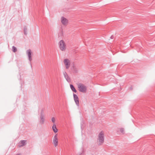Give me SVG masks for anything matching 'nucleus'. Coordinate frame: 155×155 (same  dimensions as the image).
Instances as JSON below:
<instances>
[{
	"label": "nucleus",
	"instance_id": "nucleus-1",
	"mask_svg": "<svg viewBox=\"0 0 155 155\" xmlns=\"http://www.w3.org/2000/svg\"><path fill=\"white\" fill-rule=\"evenodd\" d=\"M97 145H101L103 144L104 141V132L101 130L98 134L97 136Z\"/></svg>",
	"mask_w": 155,
	"mask_h": 155
},
{
	"label": "nucleus",
	"instance_id": "nucleus-2",
	"mask_svg": "<svg viewBox=\"0 0 155 155\" xmlns=\"http://www.w3.org/2000/svg\"><path fill=\"white\" fill-rule=\"evenodd\" d=\"M78 86L80 92L83 93H85L86 92L87 87L83 84L79 83L78 84Z\"/></svg>",
	"mask_w": 155,
	"mask_h": 155
},
{
	"label": "nucleus",
	"instance_id": "nucleus-3",
	"mask_svg": "<svg viewBox=\"0 0 155 155\" xmlns=\"http://www.w3.org/2000/svg\"><path fill=\"white\" fill-rule=\"evenodd\" d=\"M59 46L60 50L62 51H64L66 48V45L65 42L63 40H61L59 42Z\"/></svg>",
	"mask_w": 155,
	"mask_h": 155
},
{
	"label": "nucleus",
	"instance_id": "nucleus-4",
	"mask_svg": "<svg viewBox=\"0 0 155 155\" xmlns=\"http://www.w3.org/2000/svg\"><path fill=\"white\" fill-rule=\"evenodd\" d=\"M64 62L65 66L66 68L67 69H68L70 65V61L67 58L64 59Z\"/></svg>",
	"mask_w": 155,
	"mask_h": 155
},
{
	"label": "nucleus",
	"instance_id": "nucleus-5",
	"mask_svg": "<svg viewBox=\"0 0 155 155\" xmlns=\"http://www.w3.org/2000/svg\"><path fill=\"white\" fill-rule=\"evenodd\" d=\"M45 122L44 115L43 114V110H42L41 113L40 119V123L41 124H44Z\"/></svg>",
	"mask_w": 155,
	"mask_h": 155
},
{
	"label": "nucleus",
	"instance_id": "nucleus-6",
	"mask_svg": "<svg viewBox=\"0 0 155 155\" xmlns=\"http://www.w3.org/2000/svg\"><path fill=\"white\" fill-rule=\"evenodd\" d=\"M74 98V101L77 105L78 106H79V98L78 96L74 94H73Z\"/></svg>",
	"mask_w": 155,
	"mask_h": 155
},
{
	"label": "nucleus",
	"instance_id": "nucleus-7",
	"mask_svg": "<svg viewBox=\"0 0 155 155\" xmlns=\"http://www.w3.org/2000/svg\"><path fill=\"white\" fill-rule=\"evenodd\" d=\"M53 144H54L55 147L58 145V140L57 138V134H56L54 137L53 139Z\"/></svg>",
	"mask_w": 155,
	"mask_h": 155
},
{
	"label": "nucleus",
	"instance_id": "nucleus-8",
	"mask_svg": "<svg viewBox=\"0 0 155 155\" xmlns=\"http://www.w3.org/2000/svg\"><path fill=\"white\" fill-rule=\"evenodd\" d=\"M26 53L28 56V59L29 60V61H31L32 60L31 56V50L30 49H28Z\"/></svg>",
	"mask_w": 155,
	"mask_h": 155
},
{
	"label": "nucleus",
	"instance_id": "nucleus-9",
	"mask_svg": "<svg viewBox=\"0 0 155 155\" xmlns=\"http://www.w3.org/2000/svg\"><path fill=\"white\" fill-rule=\"evenodd\" d=\"M63 74L64 77L66 79V80L68 82H70L71 81V79L68 76L67 74L65 71L63 72Z\"/></svg>",
	"mask_w": 155,
	"mask_h": 155
},
{
	"label": "nucleus",
	"instance_id": "nucleus-10",
	"mask_svg": "<svg viewBox=\"0 0 155 155\" xmlns=\"http://www.w3.org/2000/svg\"><path fill=\"white\" fill-rule=\"evenodd\" d=\"M61 21L62 24L64 25H66L68 23V20L65 18L62 17L61 18Z\"/></svg>",
	"mask_w": 155,
	"mask_h": 155
},
{
	"label": "nucleus",
	"instance_id": "nucleus-11",
	"mask_svg": "<svg viewBox=\"0 0 155 155\" xmlns=\"http://www.w3.org/2000/svg\"><path fill=\"white\" fill-rule=\"evenodd\" d=\"M20 142V143L21 144L20 145L19 147H23L26 144V140H21Z\"/></svg>",
	"mask_w": 155,
	"mask_h": 155
},
{
	"label": "nucleus",
	"instance_id": "nucleus-12",
	"mask_svg": "<svg viewBox=\"0 0 155 155\" xmlns=\"http://www.w3.org/2000/svg\"><path fill=\"white\" fill-rule=\"evenodd\" d=\"M52 129L55 133L58 132V129L56 128V125L54 124L52 127Z\"/></svg>",
	"mask_w": 155,
	"mask_h": 155
},
{
	"label": "nucleus",
	"instance_id": "nucleus-13",
	"mask_svg": "<svg viewBox=\"0 0 155 155\" xmlns=\"http://www.w3.org/2000/svg\"><path fill=\"white\" fill-rule=\"evenodd\" d=\"M70 87L72 91H74L75 93L77 92V90L75 89V88L74 87V86L73 85L70 84Z\"/></svg>",
	"mask_w": 155,
	"mask_h": 155
},
{
	"label": "nucleus",
	"instance_id": "nucleus-14",
	"mask_svg": "<svg viewBox=\"0 0 155 155\" xmlns=\"http://www.w3.org/2000/svg\"><path fill=\"white\" fill-rule=\"evenodd\" d=\"M27 28L26 27H25L24 29V34L26 35H27Z\"/></svg>",
	"mask_w": 155,
	"mask_h": 155
},
{
	"label": "nucleus",
	"instance_id": "nucleus-15",
	"mask_svg": "<svg viewBox=\"0 0 155 155\" xmlns=\"http://www.w3.org/2000/svg\"><path fill=\"white\" fill-rule=\"evenodd\" d=\"M12 50L14 52H15L17 51V49L14 46H13L12 47Z\"/></svg>",
	"mask_w": 155,
	"mask_h": 155
},
{
	"label": "nucleus",
	"instance_id": "nucleus-16",
	"mask_svg": "<svg viewBox=\"0 0 155 155\" xmlns=\"http://www.w3.org/2000/svg\"><path fill=\"white\" fill-rule=\"evenodd\" d=\"M63 35V33L62 31H61L58 33V38H61Z\"/></svg>",
	"mask_w": 155,
	"mask_h": 155
},
{
	"label": "nucleus",
	"instance_id": "nucleus-17",
	"mask_svg": "<svg viewBox=\"0 0 155 155\" xmlns=\"http://www.w3.org/2000/svg\"><path fill=\"white\" fill-rule=\"evenodd\" d=\"M73 70L74 72L77 73L78 72V70L75 67H74L73 68Z\"/></svg>",
	"mask_w": 155,
	"mask_h": 155
},
{
	"label": "nucleus",
	"instance_id": "nucleus-18",
	"mask_svg": "<svg viewBox=\"0 0 155 155\" xmlns=\"http://www.w3.org/2000/svg\"><path fill=\"white\" fill-rule=\"evenodd\" d=\"M51 120H52V122L54 123L55 122V118L54 117H53L52 118V119H51Z\"/></svg>",
	"mask_w": 155,
	"mask_h": 155
},
{
	"label": "nucleus",
	"instance_id": "nucleus-19",
	"mask_svg": "<svg viewBox=\"0 0 155 155\" xmlns=\"http://www.w3.org/2000/svg\"><path fill=\"white\" fill-rule=\"evenodd\" d=\"M120 132L124 134V129L123 128H121L120 129Z\"/></svg>",
	"mask_w": 155,
	"mask_h": 155
},
{
	"label": "nucleus",
	"instance_id": "nucleus-20",
	"mask_svg": "<svg viewBox=\"0 0 155 155\" xmlns=\"http://www.w3.org/2000/svg\"><path fill=\"white\" fill-rule=\"evenodd\" d=\"M110 38L111 39H112L113 38H114V37L113 35H112L110 37Z\"/></svg>",
	"mask_w": 155,
	"mask_h": 155
},
{
	"label": "nucleus",
	"instance_id": "nucleus-21",
	"mask_svg": "<svg viewBox=\"0 0 155 155\" xmlns=\"http://www.w3.org/2000/svg\"><path fill=\"white\" fill-rule=\"evenodd\" d=\"M16 155H21V154L20 153L17 154Z\"/></svg>",
	"mask_w": 155,
	"mask_h": 155
},
{
	"label": "nucleus",
	"instance_id": "nucleus-22",
	"mask_svg": "<svg viewBox=\"0 0 155 155\" xmlns=\"http://www.w3.org/2000/svg\"><path fill=\"white\" fill-rule=\"evenodd\" d=\"M81 153L80 155H81Z\"/></svg>",
	"mask_w": 155,
	"mask_h": 155
}]
</instances>
